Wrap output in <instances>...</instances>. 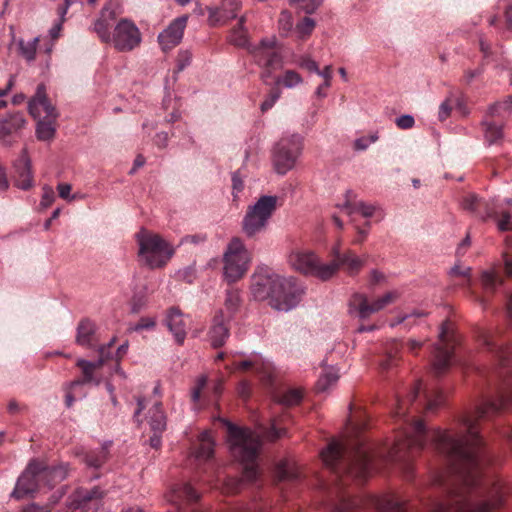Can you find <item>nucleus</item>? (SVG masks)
Instances as JSON below:
<instances>
[{"instance_id": "1", "label": "nucleus", "mask_w": 512, "mask_h": 512, "mask_svg": "<svg viewBox=\"0 0 512 512\" xmlns=\"http://www.w3.org/2000/svg\"><path fill=\"white\" fill-rule=\"evenodd\" d=\"M461 425V431H433L436 449L452 463L448 499L445 502L434 501L428 512H495L504 503L503 488L499 484L489 489L478 487L482 440L475 419L465 416ZM370 503L379 511L402 510V503L390 496H371Z\"/></svg>"}, {"instance_id": "2", "label": "nucleus", "mask_w": 512, "mask_h": 512, "mask_svg": "<svg viewBox=\"0 0 512 512\" xmlns=\"http://www.w3.org/2000/svg\"><path fill=\"white\" fill-rule=\"evenodd\" d=\"M67 475V465L49 467L43 461L32 459L18 477L11 497L17 500L33 497L43 488L50 489L54 483L63 481Z\"/></svg>"}, {"instance_id": "3", "label": "nucleus", "mask_w": 512, "mask_h": 512, "mask_svg": "<svg viewBox=\"0 0 512 512\" xmlns=\"http://www.w3.org/2000/svg\"><path fill=\"white\" fill-rule=\"evenodd\" d=\"M222 422L227 428L230 452L244 466V479L256 480L258 469L255 459L262 444L260 434L248 428L237 427L227 420H222Z\"/></svg>"}, {"instance_id": "4", "label": "nucleus", "mask_w": 512, "mask_h": 512, "mask_svg": "<svg viewBox=\"0 0 512 512\" xmlns=\"http://www.w3.org/2000/svg\"><path fill=\"white\" fill-rule=\"evenodd\" d=\"M140 260L151 269L162 268L173 257L175 248L159 234L141 229L136 234Z\"/></svg>"}, {"instance_id": "5", "label": "nucleus", "mask_w": 512, "mask_h": 512, "mask_svg": "<svg viewBox=\"0 0 512 512\" xmlns=\"http://www.w3.org/2000/svg\"><path fill=\"white\" fill-rule=\"evenodd\" d=\"M292 269L307 276H313L321 281L331 279L338 271V263H321L318 255L309 249H293L287 257Z\"/></svg>"}, {"instance_id": "6", "label": "nucleus", "mask_w": 512, "mask_h": 512, "mask_svg": "<svg viewBox=\"0 0 512 512\" xmlns=\"http://www.w3.org/2000/svg\"><path fill=\"white\" fill-rule=\"evenodd\" d=\"M277 206V197L272 195L261 196L253 205L249 206L242 220V231L249 237L266 230Z\"/></svg>"}, {"instance_id": "7", "label": "nucleus", "mask_w": 512, "mask_h": 512, "mask_svg": "<svg viewBox=\"0 0 512 512\" xmlns=\"http://www.w3.org/2000/svg\"><path fill=\"white\" fill-rule=\"evenodd\" d=\"M251 256L243 241L234 237L223 254V277L228 283H235L244 277L249 269Z\"/></svg>"}, {"instance_id": "8", "label": "nucleus", "mask_w": 512, "mask_h": 512, "mask_svg": "<svg viewBox=\"0 0 512 512\" xmlns=\"http://www.w3.org/2000/svg\"><path fill=\"white\" fill-rule=\"evenodd\" d=\"M304 138L298 133L284 134L273 150V165L277 174L292 170L303 151Z\"/></svg>"}, {"instance_id": "9", "label": "nucleus", "mask_w": 512, "mask_h": 512, "mask_svg": "<svg viewBox=\"0 0 512 512\" xmlns=\"http://www.w3.org/2000/svg\"><path fill=\"white\" fill-rule=\"evenodd\" d=\"M400 298L397 290H392L384 295L369 301L366 294L355 292L348 301V314L360 320L368 319L372 314L383 310L386 306L395 303Z\"/></svg>"}, {"instance_id": "10", "label": "nucleus", "mask_w": 512, "mask_h": 512, "mask_svg": "<svg viewBox=\"0 0 512 512\" xmlns=\"http://www.w3.org/2000/svg\"><path fill=\"white\" fill-rule=\"evenodd\" d=\"M305 294V287L294 277L283 276L271 300L270 307L280 312L295 309Z\"/></svg>"}, {"instance_id": "11", "label": "nucleus", "mask_w": 512, "mask_h": 512, "mask_svg": "<svg viewBox=\"0 0 512 512\" xmlns=\"http://www.w3.org/2000/svg\"><path fill=\"white\" fill-rule=\"evenodd\" d=\"M455 344L456 338L451 324L445 321L440 327L438 342L433 352L432 370L435 375L444 373L450 367Z\"/></svg>"}, {"instance_id": "12", "label": "nucleus", "mask_w": 512, "mask_h": 512, "mask_svg": "<svg viewBox=\"0 0 512 512\" xmlns=\"http://www.w3.org/2000/svg\"><path fill=\"white\" fill-rule=\"evenodd\" d=\"M142 34L136 24L123 18L115 25L110 44L119 52H130L140 46Z\"/></svg>"}, {"instance_id": "13", "label": "nucleus", "mask_w": 512, "mask_h": 512, "mask_svg": "<svg viewBox=\"0 0 512 512\" xmlns=\"http://www.w3.org/2000/svg\"><path fill=\"white\" fill-rule=\"evenodd\" d=\"M282 277V275L276 274L268 268H258L251 277L250 292L253 299L268 301L270 305V300Z\"/></svg>"}, {"instance_id": "14", "label": "nucleus", "mask_w": 512, "mask_h": 512, "mask_svg": "<svg viewBox=\"0 0 512 512\" xmlns=\"http://www.w3.org/2000/svg\"><path fill=\"white\" fill-rule=\"evenodd\" d=\"M277 39L275 36L263 38L260 43L250 50L255 62L267 70L263 77H268L272 70L282 67V56L276 50Z\"/></svg>"}, {"instance_id": "15", "label": "nucleus", "mask_w": 512, "mask_h": 512, "mask_svg": "<svg viewBox=\"0 0 512 512\" xmlns=\"http://www.w3.org/2000/svg\"><path fill=\"white\" fill-rule=\"evenodd\" d=\"M103 491L98 487L90 490L79 488L75 490L68 500L70 512H96L102 505Z\"/></svg>"}, {"instance_id": "16", "label": "nucleus", "mask_w": 512, "mask_h": 512, "mask_svg": "<svg viewBox=\"0 0 512 512\" xmlns=\"http://www.w3.org/2000/svg\"><path fill=\"white\" fill-rule=\"evenodd\" d=\"M28 109L34 119H57L58 113L46 96L45 85L37 87L34 97L29 101Z\"/></svg>"}, {"instance_id": "17", "label": "nucleus", "mask_w": 512, "mask_h": 512, "mask_svg": "<svg viewBox=\"0 0 512 512\" xmlns=\"http://www.w3.org/2000/svg\"><path fill=\"white\" fill-rule=\"evenodd\" d=\"M187 19V16L174 19L168 27L158 35V42L164 51L172 49L181 42Z\"/></svg>"}, {"instance_id": "18", "label": "nucleus", "mask_w": 512, "mask_h": 512, "mask_svg": "<svg viewBox=\"0 0 512 512\" xmlns=\"http://www.w3.org/2000/svg\"><path fill=\"white\" fill-rule=\"evenodd\" d=\"M241 7L239 0H222L219 7L208 8V20L212 25L223 24L236 18Z\"/></svg>"}, {"instance_id": "19", "label": "nucleus", "mask_w": 512, "mask_h": 512, "mask_svg": "<svg viewBox=\"0 0 512 512\" xmlns=\"http://www.w3.org/2000/svg\"><path fill=\"white\" fill-rule=\"evenodd\" d=\"M15 185L22 189L28 190L33 186V174L31 160L26 149H23L21 155L14 163Z\"/></svg>"}, {"instance_id": "20", "label": "nucleus", "mask_w": 512, "mask_h": 512, "mask_svg": "<svg viewBox=\"0 0 512 512\" xmlns=\"http://www.w3.org/2000/svg\"><path fill=\"white\" fill-rule=\"evenodd\" d=\"M371 468V459L368 449L364 443L359 441L353 452V459L349 468V473L356 478L362 479L366 477Z\"/></svg>"}, {"instance_id": "21", "label": "nucleus", "mask_w": 512, "mask_h": 512, "mask_svg": "<svg viewBox=\"0 0 512 512\" xmlns=\"http://www.w3.org/2000/svg\"><path fill=\"white\" fill-rule=\"evenodd\" d=\"M229 321L230 320H227L225 317L223 310H219L215 315L212 326L208 332V340L212 347L219 348L226 343L230 335V331L227 326Z\"/></svg>"}, {"instance_id": "22", "label": "nucleus", "mask_w": 512, "mask_h": 512, "mask_svg": "<svg viewBox=\"0 0 512 512\" xmlns=\"http://www.w3.org/2000/svg\"><path fill=\"white\" fill-rule=\"evenodd\" d=\"M338 207L345 210V212L350 216L359 213L364 218L372 217L376 211V207L374 205L358 200L357 195L351 190L346 192L345 201L342 204H339Z\"/></svg>"}, {"instance_id": "23", "label": "nucleus", "mask_w": 512, "mask_h": 512, "mask_svg": "<svg viewBox=\"0 0 512 512\" xmlns=\"http://www.w3.org/2000/svg\"><path fill=\"white\" fill-rule=\"evenodd\" d=\"M165 323L175 341L179 345L183 344L186 338V321L183 313L177 308H171L166 315Z\"/></svg>"}, {"instance_id": "24", "label": "nucleus", "mask_w": 512, "mask_h": 512, "mask_svg": "<svg viewBox=\"0 0 512 512\" xmlns=\"http://www.w3.org/2000/svg\"><path fill=\"white\" fill-rule=\"evenodd\" d=\"M426 443V427L421 421H415L411 427V431L406 434V438L397 443L396 453L402 451L405 447L422 448Z\"/></svg>"}, {"instance_id": "25", "label": "nucleus", "mask_w": 512, "mask_h": 512, "mask_svg": "<svg viewBox=\"0 0 512 512\" xmlns=\"http://www.w3.org/2000/svg\"><path fill=\"white\" fill-rule=\"evenodd\" d=\"M512 403V389L496 401H487L476 410V419L495 415Z\"/></svg>"}, {"instance_id": "26", "label": "nucleus", "mask_w": 512, "mask_h": 512, "mask_svg": "<svg viewBox=\"0 0 512 512\" xmlns=\"http://www.w3.org/2000/svg\"><path fill=\"white\" fill-rule=\"evenodd\" d=\"M334 255L336 259L333 262L338 263V268L340 265L346 266V271L349 275L357 274L365 263L364 259L358 257L352 252L341 255L338 248H334Z\"/></svg>"}, {"instance_id": "27", "label": "nucleus", "mask_w": 512, "mask_h": 512, "mask_svg": "<svg viewBox=\"0 0 512 512\" xmlns=\"http://www.w3.org/2000/svg\"><path fill=\"white\" fill-rule=\"evenodd\" d=\"M77 366L82 369L84 379L71 382L70 388H75L84 383H94L95 385L100 383L99 379L94 378V372L102 366L101 361L90 362L84 359H79L77 361Z\"/></svg>"}, {"instance_id": "28", "label": "nucleus", "mask_w": 512, "mask_h": 512, "mask_svg": "<svg viewBox=\"0 0 512 512\" xmlns=\"http://www.w3.org/2000/svg\"><path fill=\"white\" fill-rule=\"evenodd\" d=\"M500 268L501 263L495 262L481 273L480 280L484 289L495 291L498 286L503 284V280L500 277Z\"/></svg>"}, {"instance_id": "29", "label": "nucleus", "mask_w": 512, "mask_h": 512, "mask_svg": "<svg viewBox=\"0 0 512 512\" xmlns=\"http://www.w3.org/2000/svg\"><path fill=\"white\" fill-rule=\"evenodd\" d=\"M148 423L151 430L155 433H163L167 427V418L162 409V404L156 401L149 410Z\"/></svg>"}, {"instance_id": "30", "label": "nucleus", "mask_w": 512, "mask_h": 512, "mask_svg": "<svg viewBox=\"0 0 512 512\" xmlns=\"http://www.w3.org/2000/svg\"><path fill=\"white\" fill-rule=\"evenodd\" d=\"M343 450L344 445L342 443L332 440L320 453L323 463L330 468H335L342 457Z\"/></svg>"}, {"instance_id": "31", "label": "nucleus", "mask_w": 512, "mask_h": 512, "mask_svg": "<svg viewBox=\"0 0 512 512\" xmlns=\"http://www.w3.org/2000/svg\"><path fill=\"white\" fill-rule=\"evenodd\" d=\"M95 331L96 326L92 321L88 319L80 321L77 327L76 342L84 347L91 346Z\"/></svg>"}, {"instance_id": "32", "label": "nucleus", "mask_w": 512, "mask_h": 512, "mask_svg": "<svg viewBox=\"0 0 512 512\" xmlns=\"http://www.w3.org/2000/svg\"><path fill=\"white\" fill-rule=\"evenodd\" d=\"M339 379V371L333 366H326L323 368L316 387L320 392H326L333 387Z\"/></svg>"}, {"instance_id": "33", "label": "nucleus", "mask_w": 512, "mask_h": 512, "mask_svg": "<svg viewBox=\"0 0 512 512\" xmlns=\"http://www.w3.org/2000/svg\"><path fill=\"white\" fill-rule=\"evenodd\" d=\"M199 498L197 492L193 489L190 484H179L174 486L170 493L167 495V500L169 502L177 503L180 499H186L189 501H194Z\"/></svg>"}, {"instance_id": "34", "label": "nucleus", "mask_w": 512, "mask_h": 512, "mask_svg": "<svg viewBox=\"0 0 512 512\" xmlns=\"http://www.w3.org/2000/svg\"><path fill=\"white\" fill-rule=\"evenodd\" d=\"M242 303L241 292L236 288H231L226 291L225 294V317L227 320H231L235 313L239 310Z\"/></svg>"}, {"instance_id": "35", "label": "nucleus", "mask_w": 512, "mask_h": 512, "mask_svg": "<svg viewBox=\"0 0 512 512\" xmlns=\"http://www.w3.org/2000/svg\"><path fill=\"white\" fill-rule=\"evenodd\" d=\"M201 444L195 452V458L199 461L210 459L214 452V441L208 431H204L200 435Z\"/></svg>"}, {"instance_id": "36", "label": "nucleus", "mask_w": 512, "mask_h": 512, "mask_svg": "<svg viewBox=\"0 0 512 512\" xmlns=\"http://www.w3.org/2000/svg\"><path fill=\"white\" fill-rule=\"evenodd\" d=\"M109 14V18H114V13L109 11L107 7H104L101 12V18L95 21L94 23V31L97 33V35L100 37V39L105 42L109 43L110 38L112 36V33L109 31V24L106 22L105 17Z\"/></svg>"}, {"instance_id": "37", "label": "nucleus", "mask_w": 512, "mask_h": 512, "mask_svg": "<svg viewBox=\"0 0 512 512\" xmlns=\"http://www.w3.org/2000/svg\"><path fill=\"white\" fill-rule=\"evenodd\" d=\"M486 215L496 220L497 227L500 231L512 230V220L509 211L493 208L489 209Z\"/></svg>"}, {"instance_id": "38", "label": "nucleus", "mask_w": 512, "mask_h": 512, "mask_svg": "<svg viewBox=\"0 0 512 512\" xmlns=\"http://www.w3.org/2000/svg\"><path fill=\"white\" fill-rule=\"evenodd\" d=\"M36 136L41 141H49L55 135L56 119H36Z\"/></svg>"}, {"instance_id": "39", "label": "nucleus", "mask_w": 512, "mask_h": 512, "mask_svg": "<svg viewBox=\"0 0 512 512\" xmlns=\"http://www.w3.org/2000/svg\"><path fill=\"white\" fill-rule=\"evenodd\" d=\"M484 138L488 145L499 143L503 139V128L501 125L489 121L482 122Z\"/></svg>"}, {"instance_id": "40", "label": "nucleus", "mask_w": 512, "mask_h": 512, "mask_svg": "<svg viewBox=\"0 0 512 512\" xmlns=\"http://www.w3.org/2000/svg\"><path fill=\"white\" fill-rule=\"evenodd\" d=\"M246 18L241 16L239 18L238 26L234 28L229 36V40L236 46L245 47L248 45V34L244 26Z\"/></svg>"}, {"instance_id": "41", "label": "nucleus", "mask_w": 512, "mask_h": 512, "mask_svg": "<svg viewBox=\"0 0 512 512\" xmlns=\"http://www.w3.org/2000/svg\"><path fill=\"white\" fill-rule=\"evenodd\" d=\"M275 475L280 481H292L297 479L298 471L294 464L283 461L276 466Z\"/></svg>"}, {"instance_id": "42", "label": "nucleus", "mask_w": 512, "mask_h": 512, "mask_svg": "<svg viewBox=\"0 0 512 512\" xmlns=\"http://www.w3.org/2000/svg\"><path fill=\"white\" fill-rule=\"evenodd\" d=\"M39 42V37H35L30 41L18 40L19 54L28 62L35 59L36 47Z\"/></svg>"}, {"instance_id": "43", "label": "nucleus", "mask_w": 512, "mask_h": 512, "mask_svg": "<svg viewBox=\"0 0 512 512\" xmlns=\"http://www.w3.org/2000/svg\"><path fill=\"white\" fill-rule=\"evenodd\" d=\"M489 112L492 116H500L512 119V96L508 99L497 102L490 106Z\"/></svg>"}, {"instance_id": "44", "label": "nucleus", "mask_w": 512, "mask_h": 512, "mask_svg": "<svg viewBox=\"0 0 512 512\" xmlns=\"http://www.w3.org/2000/svg\"><path fill=\"white\" fill-rule=\"evenodd\" d=\"M420 390H421V383L420 382H417L415 384V386L413 387L412 391L410 392L409 396H408V400L406 399H398L397 400V406L394 410V415L395 416H402L406 413V404L407 402H412L414 401L417 396L419 395L420 393Z\"/></svg>"}, {"instance_id": "45", "label": "nucleus", "mask_w": 512, "mask_h": 512, "mask_svg": "<svg viewBox=\"0 0 512 512\" xmlns=\"http://www.w3.org/2000/svg\"><path fill=\"white\" fill-rule=\"evenodd\" d=\"M291 5L306 14L314 13L322 4L323 0H288Z\"/></svg>"}, {"instance_id": "46", "label": "nucleus", "mask_w": 512, "mask_h": 512, "mask_svg": "<svg viewBox=\"0 0 512 512\" xmlns=\"http://www.w3.org/2000/svg\"><path fill=\"white\" fill-rule=\"evenodd\" d=\"M262 365L261 359L258 357H255L251 360H244L238 363H232L229 365H226L225 368L229 372H234L237 370H247L249 368H254L255 370L259 371L260 366Z\"/></svg>"}, {"instance_id": "47", "label": "nucleus", "mask_w": 512, "mask_h": 512, "mask_svg": "<svg viewBox=\"0 0 512 512\" xmlns=\"http://www.w3.org/2000/svg\"><path fill=\"white\" fill-rule=\"evenodd\" d=\"M303 81L300 74L293 70H287L282 78L277 79L278 84H282L285 88H294Z\"/></svg>"}, {"instance_id": "48", "label": "nucleus", "mask_w": 512, "mask_h": 512, "mask_svg": "<svg viewBox=\"0 0 512 512\" xmlns=\"http://www.w3.org/2000/svg\"><path fill=\"white\" fill-rule=\"evenodd\" d=\"M316 26L315 21L310 17H305L301 22L296 25V33L298 38L306 39L311 35Z\"/></svg>"}, {"instance_id": "49", "label": "nucleus", "mask_w": 512, "mask_h": 512, "mask_svg": "<svg viewBox=\"0 0 512 512\" xmlns=\"http://www.w3.org/2000/svg\"><path fill=\"white\" fill-rule=\"evenodd\" d=\"M302 399V393L298 389H290L283 393V395L279 398V403L292 406L298 404Z\"/></svg>"}, {"instance_id": "50", "label": "nucleus", "mask_w": 512, "mask_h": 512, "mask_svg": "<svg viewBox=\"0 0 512 512\" xmlns=\"http://www.w3.org/2000/svg\"><path fill=\"white\" fill-rule=\"evenodd\" d=\"M107 459V451L105 448L99 449L95 454L88 455L85 457V463L89 467L99 468L102 466Z\"/></svg>"}, {"instance_id": "51", "label": "nucleus", "mask_w": 512, "mask_h": 512, "mask_svg": "<svg viewBox=\"0 0 512 512\" xmlns=\"http://www.w3.org/2000/svg\"><path fill=\"white\" fill-rule=\"evenodd\" d=\"M279 29L286 35L288 34L293 27V19L292 15L289 11L283 10L280 13L279 20Z\"/></svg>"}, {"instance_id": "52", "label": "nucleus", "mask_w": 512, "mask_h": 512, "mask_svg": "<svg viewBox=\"0 0 512 512\" xmlns=\"http://www.w3.org/2000/svg\"><path fill=\"white\" fill-rule=\"evenodd\" d=\"M463 209L471 212H477L478 208L483 205L482 200L474 194H469L462 200Z\"/></svg>"}, {"instance_id": "53", "label": "nucleus", "mask_w": 512, "mask_h": 512, "mask_svg": "<svg viewBox=\"0 0 512 512\" xmlns=\"http://www.w3.org/2000/svg\"><path fill=\"white\" fill-rule=\"evenodd\" d=\"M116 337H112L109 342L107 344H104V345H101L99 348H98V353H99V359L97 361H101L102 362V365L104 364L105 361H107L108 359H113V355L111 354L110 350L111 348L114 346L115 342H116Z\"/></svg>"}, {"instance_id": "54", "label": "nucleus", "mask_w": 512, "mask_h": 512, "mask_svg": "<svg viewBox=\"0 0 512 512\" xmlns=\"http://www.w3.org/2000/svg\"><path fill=\"white\" fill-rule=\"evenodd\" d=\"M42 198L40 201V206L44 209L51 206V204L55 200V193L51 186L45 185L43 188Z\"/></svg>"}, {"instance_id": "55", "label": "nucleus", "mask_w": 512, "mask_h": 512, "mask_svg": "<svg viewBox=\"0 0 512 512\" xmlns=\"http://www.w3.org/2000/svg\"><path fill=\"white\" fill-rule=\"evenodd\" d=\"M192 54L189 50H180L177 57V70L182 71L190 65Z\"/></svg>"}, {"instance_id": "56", "label": "nucleus", "mask_w": 512, "mask_h": 512, "mask_svg": "<svg viewBox=\"0 0 512 512\" xmlns=\"http://www.w3.org/2000/svg\"><path fill=\"white\" fill-rule=\"evenodd\" d=\"M156 320L151 317L141 318L137 324H135L131 330L132 331H141V330H151L155 327Z\"/></svg>"}, {"instance_id": "57", "label": "nucleus", "mask_w": 512, "mask_h": 512, "mask_svg": "<svg viewBox=\"0 0 512 512\" xmlns=\"http://www.w3.org/2000/svg\"><path fill=\"white\" fill-rule=\"evenodd\" d=\"M451 276H461L467 279V284L470 283L471 268L469 266L455 265L450 269Z\"/></svg>"}, {"instance_id": "58", "label": "nucleus", "mask_w": 512, "mask_h": 512, "mask_svg": "<svg viewBox=\"0 0 512 512\" xmlns=\"http://www.w3.org/2000/svg\"><path fill=\"white\" fill-rule=\"evenodd\" d=\"M15 78L14 76H11L5 85V87L0 88V109H3L7 106V101L3 98L8 95V93L12 90L14 86Z\"/></svg>"}, {"instance_id": "59", "label": "nucleus", "mask_w": 512, "mask_h": 512, "mask_svg": "<svg viewBox=\"0 0 512 512\" xmlns=\"http://www.w3.org/2000/svg\"><path fill=\"white\" fill-rule=\"evenodd\" d=\"M415 121L411 115H402L396 119V125L400 129H410L414 126Z\"/></svg>"}, {"instance_id": "60", "label": "nucleus", "mask_w": 512, "mask_h": 512, "mask_svg": "<svg viewBox=\"0 0 512 512\" xmlns=\"http://www.w3.org/2000/svg\"><path fill=\"white\" fill-rule=\"evenodd\" d=\"M57 190H58V193H59V196L65 200H73L75 199V196H70V193H71V190H72V186L68 183H59L57 185Z\"/></svg>"}, {"instance_id": "61", "label": "nucleus", "mask_w": 512, "mask_h": 512, "mask_svg": "<svg viewBox=\"0 0 512 512\" xmlns=\"http://www.w3.org/2000/svg\"><path fill=\"white\" fill-rule=\"evenodd\" d=\"M324 79L323 86L329 88L331 86L332 79V67L330 65L325 66L323 69L318 68V72L316 73Z\"/></svg>"}, {"instance_id": "62", "label": "nucleus", "mask_w": 512, "mask_h": 512, "mask_svg": "<svg viewBox=\"0 0 512 512\" xmlns=\"http://www.w3.org/2000/svg\"><path fill=\"white\" fill-rule=\"evenodd\" d=\"M146 304H147V301H146L145 297L135 296V297H133L132 302H131V311L133 313H138L146 306Z\"/></svg>"}, {"instance_id": "63", "label": "nucleus", "mask_w": 512, "mask_h": 512, "mask_svg": "<svg viewBox=\"0 0 512 512\" xmlns=\"http://www.w3.org/2000/svg\"><path fill=\"white\" fill-rule=\"evenodd\" d=\"M64 21L65 16L62 17L59 15V20L49 29V36L52 38V40H56L59 37Z\"/></svg>"}, {"instance_id": "64", "label": "nucleus", "mask_w": 512, "mask_h": 512, "mask_svg": "<svg viewBox=\"0 0 512 512\" xmlns=\"http://www.w3.org/2000/svg\"><path fill=\"white\" fill-rule=\"evenodd\" d=\"M280 94L279 93H273L270 94L261 104V110L263 112L271 109L273 105L276 103V101L279 99Z\"/></svg>"}]
</instances>
